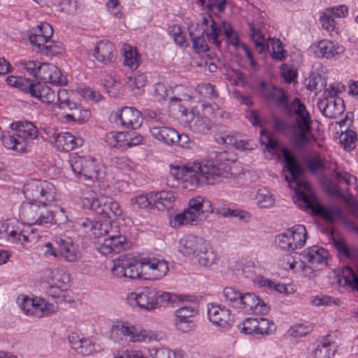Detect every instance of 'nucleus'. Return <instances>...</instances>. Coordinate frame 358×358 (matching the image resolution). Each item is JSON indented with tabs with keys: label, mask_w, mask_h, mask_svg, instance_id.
<instances>
[{
	"label": "nucleus",
	"mask_w": 358,
	"mask_h": 358,
	"mask_svg": "<svg viewBox=\"0 0 358 358\" xmlns=\"http://www.w3.org/2000/svg\"><path fill=\"white\" fill-rule=\"evenodd\" d=\"M43 64L38 61L23 59L17 62L15 65L20 70L38 79Z\"/></svg>",
	"instance_id": "obj_45"
},
{
	"label": "nucleus",
	"mask_w": 358,
	"mask_h": 358,
	"mask_svg": "<svg viewBox=\"0 0 358 358\" xmlns=\"http://www.w3.org/2000/svg\"><path fill=\"white\" fill-rule=\"evenodd\" d=\"M6 81L8 85L17 87L23 92H27L29 87H31V80L23 77L10 76L6 78Z\"/></svg>",
	"instance_id": "obj_51"
},
{
	"label": "nucleus",
	"mask_w": 358,
	"mask_h": 358,
	"mask_svg": "<svg viewBox=\"0 0 358 358\" xmlns=\"http://www.w3.org/2000/svg\"><path fill=\"white\" fill-rule=\"evenodd\" d=\"M201 218L199 215V213H194L188 208L182 213L177 214L171 221V224L173 227H178L182 224L196 225Z\"/></svg>",
	"instance_id": "obj_38"
},
{
	"label": "nucleus",
	"mask_w": 358,
	"mask_h": 358,
	"mask_svg": "<svg viewBox=\"0 0 358 358\" xmlns=\"http://www.w3.org/2000/svg\"><path fill=\"white\" fill-rule=\"evenodd\" d=\"M304 162L312 173H317L326 168L327 161L319 152H314L311 156L306 157Z\"/></svg>",
	"instance_id": "obj_43"
},
{
	"label": "nucleus",
	"mask_w": 358,
	"mask_h": 358,
	"mask_svg": "<svg viewBox=\"0 0 358 358\" xmlns=\"http://www.w3.org/2000/svg\"><path fill=\"white\" fill-rule=\"evenodd\" d=\"M39 237L35 227L16 220L0 221V239L16 247L28 248L37 242Z\"/></svg>",
	"instance_id": "obj_6"
},
{
	"label": "nucleus",
	"mask_w": 358,
	"mask_h": 358,
	"mask_svg": "<svg viewBox=\"0 0 358 358\" xmlns=\"http://www.w3.org/2000/svg\"><path fill=\"white\" fill-rule=\"evenodd\" d=\"M133 329V326L130 325L129 322L117 321L111 327L110 337L117 343H133L134 342Z\"/></svg>",
	"instance_id": "obj_26"
},
{
	"label": "nucleus",
	"mask_w": 358,
	"mask_h": 358,
	"mask_svg": "<svg viewBox=\"0 0 358 358\" xmlns=\"http://www.w3.org/2000/svg\"><path fill=\"white\" fill-rule=\"evenodd\" d=\"M206 240L202 237L188 234L180 238L178 250L185 256L194 255L198 252Z\"/></svg>",
	"instance_id": "obj_30"
},
{
	"label": "nucleus",
	"mask_w": 358,
	"mask_h": 358,
	"mask_svg": "<svg viewBox=\"0 0 358 358\" xmlns=\"http://www.w3.org/2000/svg\"><path fill=\"white\" fill-rule=\"evenodd\" d=\"M151 355H148L153 358H183V353L178 350H171L166 348L150 350Z\"/></svg>",
	"instance_id": "obj_49"
},
{
	"label": "nucleus",
	"mask_w": 358,
	"mask_h": 358,
	"mask_svg": "<svg viewBox=\"0 0 358 358\" xmlns=\"http://www.w3.org/2000/svg\"><path fill=\"white\" fill-rule=\"evenodd\" d=\"M241 306L238 309H241L246 313L254 314H266L269 308L260 299L253 293L243 294Z\"/></svg>",
	"instance_id": "obj_21"
},
{
	"label": "nucleus",
	"mask_w": 358,
	"mask_h": 358,
	"mask_svg": "<svg viewBox=\"0 0 358 358\" xmlns=\"http://www.w3.org/2000/svg\"><path fill=\"white\" fill-rule=\"evenodd\" d=\"M169 271L167 262L152 257H136V271L140 278L145 280H159Z\"/></svg>",
	"instance_id": "obj_13"
},
{
	"label": "nucleus",
	"mask_w": 358,
	"mask_h": 358,
	"mask_svg": "<svg viewBox=\"0 0 358 358\" xmlns=\"http://www.w3.org/2000/svg\"><path fill=\"white\" fill-rule=\"evenodd\" d=\"M151 198H153L154 206L158 210H169L176 201V193L173 191L151 192Z\"/></svg>",
	"instance_id": "obj_34"
},
{
	"label": "nucleus",
	"mask_w": 358,
	"mask_h": 358,
	"mask_svg": "<svg viewBox=\"0 0 358 358\" xmlns=\"http://www.w3.org/2000/svg\"><path fill=\"white\" fill-rule=\"evenodd\" d=\"M69 340L71 348L78 354L87 356L96 351L95 345L92 340L82 338L76 333L71 334Z\"/></svg>",
	"instance_id": "obj_32"
},
{
	"label": "nucleus",
	"mask_w": 358,
	"mask_h": 358,
	"mask_svg": "<svg viewBox=\"0 0 358 358\" xmlns=\"http://www.w3.org/2000/svg\"><path fill=\"white\" fill-rule=\"evenodd\" d=\"M68 163L72 173L79 179L93 181L101 178V164L91 157L73 154Z\"/></svg>",
	"instance_id": "obj_12"
},
{
	"label": "nucleus",
	"mask_w": 358,
	"mask_h": 358,
	"mask_svg": "<svg viewBox=\"0 0 358 358\" xmlns=\"http://www.w3.org/2000/svg\"><path fill=\"white\" fill-rule=\"evenodd\" d=\"M320 22L324 29L329 33L337 31V24L331 15L328 13L324 14L320 17Z\"/></svg>",
	"instance_id": "obj_62"
},
{
	"label": "nucleus",
	"mask_w": 358,
	"mask_h": 358,
	"mask_svg": "<svg viewBox=\"0 0 358 358\" xmlns=\"http://www.w3.org/2000/svg\"><path fill=\"white\" fill-rule=\"evenodd\" d=\"M134 110L131 107H124L119 110L115 115H110V120L114 121L117 124L133 129Z\"/></svg>",
	"instance_id": "obj_37"
},
{
	"label": "nucleus",
	"mask_w": 358,
	"mask_h": 358,
	"mask_svg": "<svg viewBox=\"0 0 358 358\" xmlns=\"http://www.w3.org/2000/svg\"><path fill=\"white\" fill-rule=\"evenodd\" d=\"M22 193L26 199L19 208V217L22 223L43 227L55 223V215L50 208L56 200V189L52 183L31 180L23 185Z\"/></svg>",
	"instance_id": "obj_1"
},
{
	"label": "nucleus",
	"mask_w": 358,
	"mask_h": 358,
	"mask_svg": "<svg viewBox=\"0 0 358 358\" xmlns=\"http://www.w3.org/2000/svg\"><path fill=\"white\" fill-rule=\"evenodd\" d=\"M226 152L217 150H209L210 160L203 162H193L186 166L170 165V174L177 180H181L183 187L194 189L203 184L213 185L228 178L230 174L228 167L217 162L225 160Z\"/></svg>",
	"instance_id": "obj_3"
},
{
	"label": "nucleus",
	"mask_w": 358,
	"mask_h": 358,
	"mask_svg": "<svg viewBox=\"0 0 358 358\" xmlns=\"http://www.w3.org/2000/svg\"><path fill=\"white\" fill-rule=\"evenodd\" d=\"M301 256L303 262L315 266L326 260L328 252L322 248L315 245L304 250Z\"/></svg>",
	"instance_id": "obj_36"
},
{
	"label": "nucleus",
	"mask_w": 358,
	"mask_h": 358,
	"mask_svg": "<svg viewBox=\"0 0 358 358\" xmlns=\"http://www.w3.org/2000/svg\"><path fill=\"white\" fill-rule=\"evenodd\" d=\"M199 264L204 267H210L213 265L217 259V256L213 248L206 241L200 250L194 256Z\"/></svg>",
	"instance_id": "obj_35"
},
{
	"label": "nucleus",
	"mask_w": 358,
	"mask_h": 358,
	"mask_svg": "<svg viewBox=\"0 0 358 358\" xmlns=\"http://www.w3.org/2000/svg\"><path fill=\"white\" fill-rule=\"evenodd\" d=\"M313 330V326L309 323L296 324L292 326L289 330L288 334L293 338H297L305 336Z\"/></svg>",
	"instance_id": "obj_52"
},
{
	"label": "nucleus",
	"mask_w": 358,
	"mask_h": 358,
	"mask_svg": "<svg viewBox=\"0 0 358 358\" xmlns=\"http://www.w3.org/2000/svg\"><path fill=\"white\" fill-rule=\"evenodd\" d=\"M27 93L44 103H52L56 99L55 92L49 86L34 80L31 81Z\"/></svg>",
	"instance_id": "obj_31"
},
{
	"label": "nucleus",
	"mask_w": 358,
	"mask_h": 358,
	"mask_svg": "<svg viewBox=\"0 0 358 358\" xmlns=\"http://www.w3.org/2000/svg\"><path fill=\"white\" fill-rule=\"evenodd\" d=\"M55 241L57 246L58 259L74 262L80 258L78 248L71 237L66 235L55 236Z\"/></svg>",
	"instance_id": "obj_17"
},
{
	"label": "nucleus",
	"mask_w": 358,
	"mask_h": 358,
	"mask_svg": "<svg viewBox=\"0 0 358 358\" xmlns=\"http://www.w3.org/2000/svg\"><path fill=\"white\" fill-rule=\"evenodd\" d=\"M247 277L251 279L255 284H257L260 287H266L268 290H275L279 293L287 292V288L285 285L275 283V282L262 275L251 273L250 275L248 274Z\"/></svg>",
	"instance_id": "obj_39"
},
{
	"label": "nucleus",
	"mask_w": 358,
	"mask_h": 358,
	"mask_svg": "<svg viewBox=\"0 0 358 358\" xmlns=\"http://www.w3.org/2000/svg\"><path fill=\"white\" fill-rule=\"evenodd\" d=\"M134 131L117 132L111 131L106 134V143L112 148L127 149L133 145Z\"/></svg>",
	"instance_id": "obj_28"
},
{
	"label": "nucleus",
	"mask_w": 358,
	"mask_h": 358,
	"mask_svg": "<svg viewBox=\"0 0 358 358\" xmlns=\"http://www.w3.org/2000/svg\"><path fill=\"white\" fill-rule=\"evenodd\" d=\"M169 34L175 43L180 48H187L189 44L180 25L174 24L169 28Z\"/></svg>",
	"instance_id": "obj_50"
},
{
	"label": "nucleus",
	"mask_w": 358,
	"mask_h": 358,
	"mask_svg": "<svg viewBox=\"0 0 358 358\" xmlns=\"http://www.w3.org/2000/svg\"><path fill=\"white\" fill-rule=\"evenodd\" d=\"M311 303L316 306H338L341 304L339 299L327 295H316L312 297Z\"/></svg>",
	"instance_id": "obj_53"
},
{
	"label": "nucleus",
	"mask_w": 358,
	"mask_h": 358,
	"mask_svg": "<svg viewBox=\"0 0 358 358\" xmlns=\"http://www.w3.org/2000/svg\"><path fill=\"white\" fill-rule=\"evenodd\" d=\"M283 158L285 163L284 170L288 172V174L285 173V179L295 190V203L302 209H310L313 213L330 222L341 217L343 210L341 208H327L318 202L310 184L303 179V171L296 158L286 150L283 151Z\"/></svg>",
	"instance_id": "obj_2"
},
{
	"label": "nucleus",
	"mask_w": 358,
	"mask_h": 358,
	"mask_svg": "<svg viewBox=\"0 0 358 358\" xmlns=\"http://www.w3.org/2000/svg\"><path fill=\"white\" fill-rule=\"evenodd\" d=\"M57 100L58 107L64 110L61 115V120L64 122L78 121L87 122L90 117V111L84 109L80 104L69 100L68 92L65 89H59L57 91Z\"/></svg>",
	"instance_id": "obj_14"
},
{
	"label": "nucleus",
	"mask_w": 358,
	"mask_h": 358,
	"mask_svg": "<svg viewBox=\"0 0 358 358\" xmlns=\"http://www.w3.org/2000/svg\"><path fill=\"white\" fill-rule=\"evenodd\" d=\"M188 126L194 133L206 134L210 130L212 122L206 117H194L188 122Z\"/></svg>",
	"instance_id": "obj_44"
},
{
	"label": "nucleus",
	"mask_w": 358,
	"mask_h": 358,
	"mask_svg": "<svg viewBox=\"0 0 358 358\" xmlns=\"http://www.w3.org/2000/svg\"><path fill=\"white\" fill-rule=\"evenodd\" d=\"M38 79L56 86L66 85L68 83L66 76L62 74L60 70L56 66L48 63L43 64Z\"/></svg>",
	"instance_id": "obj_25"
},
{
	"label": "nucleus",
	"mask_w": 358,
	"mask_h": 358,
	"mask_svg": "<svg viewBox=\"0 0 358 358\" xmlns=\"http://www.w3.org/2000/svg\"><path fill=\"white\" fill-rule=\"evenodd\" d=\"M258 328V318H248L243 322V327L241 332L245 334H252L255 336L257 334Z\"/></svg>",
	"instance_id": "obj_59"
},
{
	"label": "nucleus",
	"mask_w": 358,
	"mask_h": 358,
	"mask_svg": "<svg viewBox=\"0 0 358 358\" xmlns=\"http://www.w3.org/2000/svg\"><path fill=\"white\" fill-rule=\"evenodd\" d=\"M222 294L224 300L229 302L232 307L238 308L241 306L243 294L235 288L231 287H225L223 289Z\"/></svg>",
	"instance_id": "obj_48"
},
{
	"label": "nucleus",
	"mask_w": 358,
	"mask_h": 358,
	"mask_svg": "<svg viewBox=\"0 0 358 358\" xmlns=\"http://www.w3.org/2000/svg\"><path fill=\"white\" fill-rule=\"evenodd\" d=\"M188 208L192 210L194 213H199V215L201 217L205 213H212L213 212L210 201L200 196L192 198L189 201Z\"/></svg>",
	"instance_id": "obj_41"
},
{
	"label": "nucleus",
	"mask_w": 358,
	"mask_h": 358,
	"mask_svg": "<svg viewBox=\"0 0 358 358\" xmlns=\"http://www.w3.org/2000/svg\"><path fill=\"white\" fill-rule=\"evenodd\" d=\"M336 344L330 335L318 339L312 351L314 358H331L336 352Z\"/></svg>",
	"instance_id": "obj_27"
},
{
	"label": "nucleus",
	"mask_w": 358,
	"mask_h": 358,
	"mask_svg": "<svg viewBox=\"0 0 358 358\" xmlns=\"http://www.w3.org/2000/svg\"><path fill=\"white\" fill-rule=\"evenodd\" d=\"M156 296L155 298L157 301V308L159 305L167 306L169 304L173 305L179 301L184 300V296L178 295L171 292H166L162 291H155Z\"/></svg>",
	"instance_id": "obj_46"
},
{
	"label": "nucleus",
	"mask_w": 358,
	"mask_h": 358,
	"mask_svg": "<svg viewBox=\"0 0 358 358\" xmlns=\"http://www.w3.org/2000/svg\"><path fill=\"white\" fill-rule=\"evenodd\" d=\"M93 56L103 64L113 63L116 59L117 52L114 45L108 41H101L96 43Z\"/></svg>",
	"instance_id": "obj_23"
},
{
	"label": "nucleus",
	"mask_w": 358,
	"mask_h": 358,
	"mask_svg": "<svg viewBox=\"0 0 358 358\" xmlns=\"http://www.w3.org/2000/svg\"><path fill=\"white\" fill-rule=\"evenodd\" d=\"M310 51L318 58L331 59L343 52L344 48L329 40H322L310 47Z\"/></svg>",
	"instance_id": "obj_19"
},
{
	"label": "nucleus",
	"mask_w": 358,
	"mask_h": 358,
	"mask_svg": "<svg viewBox=\"0 0 358 358\" xmlns=\"http://www.w3.org/2000/svg\"><path fill=\"white\" fill-rule=\"evenodd\" d=\"M53 29L48 23H41L31 29L29 36L30 43L45 55H53L56 52L55 46L50 41Z\"/></svg>",
	"instance_id": "obj_16"
},
{
	"label": "nucleus",
	"mask_w": 358,
	"mask_h": 358,
	"mask_svg": "<svg viewBox=\"0 0 358 358\" xmlns=\"http://www.w3.org/2000/svg\"><path fill=\"white\" fill-rule=\"evenodd\" d=\"M340 143L348 151L354 150L356 147V134L352 130H348L340 136Z\"/></svg>",
	"instance_id": "obj_54"
},
{
	"label": "nucleus",
	"mask_w": 358,
	"mask_h": 358,
	"mask_svg": "<svg viewBox=\"0 0 358 358\" xmlns=\"http://www.w3.org/2000/svg\"><path fill=\"white\" fill-rule=\"evenodd\" d=\"M54 142L58 150L68 152L83 145V139L69 132L54 133Z\"/></svg>",
	"instance_id": "obj_29"
},
{
	"label": "nucleus",
	"mask_w": 358,
	"mask_h": 358,
	"mask_svg": "<svg viewBox=\"0 0 358 358\" xmlns=\"http://www.w3.org/2000/svg\"><path fill=\"white\" fill-rule=\"evenodd\" d=\"M152 136L168 145L177 143L178 132L173 128L154 126L150 129Z\"/></svg>",
	"instance_id": "obj_33"
},
{
	"label": "nucleus",
	"mask_w": 358,
	"mask_h": 358,
	"mask_svg": "<svg viewBox=\"0 0 358 358\" xmlns=\"http://www.w3.org/2000/svg\"><path fill=\"white\" fill-rule=\"evenodd\" d=\"M52 281L49 285L52 284L59 287H64L69 280L68 275L59 269H55L52 271Z\"/></svg>",
	"instance_id": "obj_60"
},
{
	"label": "nucleus",
	"mask_w": 358,
	"mask_h": 358,
	"mask_svg": "<svg viewBox=\"0 0 358 358\" xmlns=\"http://www.w3.org/2000/svg\"><path fill=\"white\" fill-rule=\"evenodd\" d=\"M78 92L83 97L94 101H99L102 98V95L99 92L89 87L79 88Z\"/></svg>",
	"instance_id": "obj_64"
},
{
	"label": "nucleus",
	"mask_w": 358,
	"mask_h": 358,
	"mask_svg": "<svg viewBox=\"0 0 358 358\" xmlns=\"http://www.w3.org/2000/svg\"><path fill=\"white\" fill-rule=\"evenodd\" d=\"M288 231H289L294 250L304 246L306 241L307 232L303 225H294L292 228L288 229Z\"/></svg>",
	"instance_id": "obj_40"
},
{
	"label": "nucleus",
	"mask_w": 358,
	"mask_h": 358,
	"mask_svg": "<svg viewBox=\"0 0 358 358\" xmlns=\"http://www.w3.org/2000/svg\"><path fill=\"white\" fill-rule=\"evenodd\" d=\"M250 31L252 41L259 54L269 52L273 59L275 60H282L286 57L287 52L282 43L268 34V29L266 24H252L250 25Z\"/></svg>",
	"instance_id": "obj_9"
},
{
	"label": "nucleus",
	"mask_w": 358,
	"mask_h": 358,
	"mask_svg": "<svg viewBox=\"0 0 358 358\" xmlns=\"http://www.w3.org/2000/svg\"><path fill=\"white\" fill-rule=\"evenodd\" d=\"M19 306L26 315L36 317L49 316L58 309L57 303L45 301L39 297L31 298L26 296L19 299Z\"/></svg>",
	"instance_id": "obj_15"
},
{
	"label": "nucleus",
	"mask_w": 358,
	"mask_h": 358,
	"mask_svg": "<svg viewBox=\"0 0 358 358\" xmlns=\"http://www.w3.org/2000/svg\"><path fill=\"white\" fill-rule=\"evenodd\" d=\"M345 90V85L336 82L324 90L322 98L317 101V106L325 117L336 118L344 112V101L338 94Z\"/></svg>",
	"instance_id": "obj_10"
},
{
	"label": "nucleus",
	"mask_w": 358,
	"mask_h": 358,
	"mask_svg": "<svg viewBox=\"0 0 358 358\" xmlns=\"http://www.w3.org/2000/svg\"><path fill=\"white\" fill-rule=\"evenodd\" d=\"M275 241L278 244V246L282 250L285 251L294 250L292 245L289 231H288V229H287L285 232L278 234L276 236Z\"/></svg>",
	"instance_id": "obj_57"
},
{
	"label": "nucleus",
	"mask_w": 358,
	"mask_h": 358,
	"mask_svg": "<svg viewBox=\"0 0 358 358\" xmlns=\"http://www.w3.org/2000/svg\"><path fill=\"white\" fill-rule=\"evenodd\" d=\"M80 202L84 208L94 210L99 215L109 217L110 212L117 217L122 213L119 203L113 199L103 196L98 198L96 193L90 188H87L82 192Z\"/></svg>",
	"instance_id": "obj_11"
},
{
	"label": "nucleus",
	"mask_w": 358,
	"mask_h": 358,
	"mask_svg": "<svg viewBox=\"0 0 358 358\" xmlns=\"http://www.w3.org/2000/svg\"><path fill=\"white\" fill-rule=\"evenodd\" d=\"M80 227L85 233H91L98 240L95 247L103 255L117 254L125 250L131 245L125 236L121 235L118 227H113L108 220L92 222L89 219H83Z\"/></svg>",
	"instance_id": "obj_4"
},
{
	"label": "nucleus",
	"mask_w": 358,
	"mask_h": 358,
	"mask_svg": "<svg viewBox=\"0 0 358 358\" xmlns=\"http://www.w3.org/2000/svg\"><path fill=\"white\" fill-rule=\"evenodd\" d=\"M12 129L15 130V134L3 135L1 137L3 145L16 152H27L33 141L38 136V128L33 122L24 120L13 122Z\"/></svg>",
	"instance_id": "obj_7"
},
{
	"label": "nucleus",
	"mask_w": 358,
	"mask_h": 358,
	"mask_svg": "<svg viewBox=\"0 0 358 358\" xmlns=\"http://www.w3.org/2000/svg\"><path fill=\"white\" fill-rule=\"evenodd\" d=\"M155 296V290L150 287L138 288L136 289V306L141 310L152 311L157 308Z\"/></svg>",
	"instance_id": "obj_22"
},
{
	"label": "nucleus",
	"mask_w": 358,
	"mask_h": 358,
	"mask_svg": "<svg viewBox=\"0 0 358 358\" xmlns=\"http://www.w3.org/2000/svg\"><path fill=\"white\" fill-rule=\"evenodd\" d=\"M215 141L218 144L231 145L241 150L252 149L250 141L241 139L240 135L234 131L217 134L215 136Z\"/></svg>",
	"instance_id": "obj_24"
},
{
	"label": "nucleus",
	"mask_w": 358,
	"mask_h": 358,
	"mask_svg": "<svg viewBox=\"0 0 358 358\" xmlns=\"http://www.w3.org/2000/svg\"><path fill=\"white\" fill-rule=\"evenodd\" d=\"M112 273L118 278L133 279L134 255L132 253L122 255L113 261Z\"/></svg>",
	"instance_id": "obj_20"
},
{
	"label": "nucleus",
	"mask_w": 358,
	"mask_h": 358,
	"mask_svg": "<svg viewBox=\"0 0 358 358\" xmlns=\"http://www.w3.org/2000/svg\"><path fill=\"white\" fill-rule=\"evenodd\" d=\"M208 317L211 322L222 330L228 329L234 321L228 308L214 303L208 305Z\"/></svg>",
	"instance_id": "obj_18"
},
{
	"label": "nucleus",
	"mask_w": 358,
	"mask_h": 358,
	"mask_svg": "<svg viewBox=\"0 0 358 358\" xmlns=\"http://www.w3.org/2000/svg\"><path fill=\"white\" fill-rule=\"evenodd\" d=\"M198 92L203 96L213 99L217 96L214 85L210 83H202L197 86Z\"/></svg>",
	"instance_id": "obj_61"
},
{
	"label": "nucleus",
	"mask_w": 358,
	"mask_h": 358,
	"mask_svg": "<svg viewBox=\"0 0 358 358\" xmlns=\"http://www.w3.org/2000/svg\"><path fill=\"white\" fill-rule=\"evenodd\" d=\"M197 313L198 310L195 304L193 306H185L176 310V320H191L190 317L196 315Z\"/></svg>",
	"instance_id": "obj_56"
},
{
	"label": "nucleus",
	"mask_w": 358,
	"mask_h": 358,
	"mask_svg": "<svg viewBox=\"0 0 358 358\" xmlns=\"http://www.w3.org/2000/svg\"><path fill=\"white\" fill-rule=\"evenodd\" d=\"M120 52L124 58V65L129 68H132L134 64V55L132 46L124 43L120 50Z\"/></svg>",
	"instance_id": "obj_58"
},
{
	"label": "nucleus",
	"mask_w": 358,
	"mask_h": 358,
	"mask_svg": "<svg viewBox=\"0 0 358 358\" xmlns=\"http://www.w3.org/2000/svg\"><path fill=\"white\" fill-rule=\"evenodd\" d=\"M289 113L295 115L294 122L291 124L292 143L298 148H303L306 145L310 144L308 133L312 129L313 120L309 111L304 103L297 98L291 102Z\"/></svg>",
	"instance_id": "obj_8"
},
{
	"label": "nucleus",
	"mask_w": 358,
	"mask_h": 358,
	"mask_svg": "<svg viewBox=\"0 0 358 358\" xmlns=\"http://www.w3.org/2000/svg\"><path fill=\"white\" fill-rule=\"evenodd\" d=\"M136 204L140 208L147 209L154 206L153 198H151V192L147 194H140L136 196Z\"/></svg>",
	"instance_id": "obj_63"
},
{
	"label": "nucleus",
	"mask_w": 358,
	"mask_h": 358,
	"mask_svg": "<svg viewBox=\"0 0 358 358\" xmlns=\"http://www.w3.org/2000/svg\"><path fill=\"white\" fill-rule=\"evenodd\" d=\"M257 206L261 208H269L274 203L275 199L266 188H260L257 190L255 199Z\"/></svg>",
	"instance_id": "obj_47"
},
{
	"label": "nucleus",
	"mask_w": 358,
	"mask_h": 358,
	"mask_svg": "<svg viewBox=\"0 0 358 358\" xmlns=\"http://www.w3.org/2000/svg\"><path fill=\"white\" fill-rule=\"evenodd\" d=\"M325 69L320 66L317 67L310 76V81L308 88L310 91L321 90L326 85L325 82Z\"/></svg>",
	"instance_id": "obj_42"
},
{
	"label": "nucleus",
	"mask_w": 358,
	"mask_h": 358,
	"mask_svg": "<svg viewBox=\"0 0 358 358\" xmlns=\"http://www.w3.org/2000/svg\"><path fill=\"white\" fill-rule=\"evenodd\" d=\"M188 32L192 48L196 53H203L209 50L205 35L216 45L221 43L219 37L222 33V26L217 24L210 15H203L200 24H192L188 28Z\"/></svg>",
	"instance_id": "obj_5"
},
{
	"label": "nucleus",
	"mask_w": 358,
	"mask_h": 358,
	"mask_svg": "<svg viewBox=\"0 0 358 358\" xmlns=\"http://www.w3.org/2000/svg\"><path fill=\"white\" fill-rule=\"evenodd\" d=\"M41 252L45 258L58 259V250L55 241V237L51 241H48L41 245Z\"/></svg>",
	"instance_id": "obj_55"
}]
</instances>
